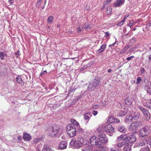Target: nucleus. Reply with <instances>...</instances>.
Listing matches in <instances>:
<instances>
[{"label":"nucleus","instance_id":"nucleus-1","mask_svg":"<svg viewBox=\"0 0 151 151\" xmlns=\"http://www.w3.org/2000/svg\"><path fill=\"white\" fill-rule=\"evenodd\" d=\"M90 143L92 145H96L98 147H102L103 144L107 143L108 139L104 134L99 135L98 138L92 136L90 139Z\"/></svg>","mask_w":151,"mask_h":151},{"label":"nucleus","instance_id":"nucleus-2","mask_svg":"<svg viewBox=\"0 0 151 151\" xmlns=\"http://www.w3.org/2000/svg\"><path fill=\"white\" fill-rule=\"evenodd\" d=\"M88 143L89 142L87 139L79 137L78 138L77 140L74 139H72L70 142V145L71 147L79 148Z\"/></svg>","mask_w":151,"mask_h":151},{"label":"nucleus","instance_id":"nucleus-3","mask_svg":"<svg viewBox=\"0 0 151 151\" xmlns=\"http://www.w3.org/2000/svg\"><path fill=\"white\" fill-rule=\"evenodd\" d=\"M139 115V114L137 112L134 113L133 111L129 112L126 117L125 122L127 123H130L134 118H138Z\"/></svg>","mask_w":151,"mask_h":151},{"label":"nucleus","instance_id":"nucleus-4","mask_svg":"<svg viewBox=\"0 0 151 151\" xmlns=\"http://www.w3.org/2000/svg\"><path fill=\"white\" fill-rule=\"evenodd\" d=\"M66 131L68 135L70 137H73L76 136L77 133L76 127L71 124H69L67 126Z\"/></svg>","mask_w":151,"mask_h":151},{"label":"nucleus","instance_id":"nucleus-5","mask_svg":"<svg viewBox=\"0 0 151 151\" xmlns=\"http://www.w3.org/2000/svg\"><path fill=\"white\" fill-rule=\"evenodd\" d=\"M99 84V79H95L91 81L88 86V89L91 91L97 86Z\"/></svg>","mask_w":151,"mask_h":151},{"label":"nucleus","instance_id":"nucleus-6","mask_svg":"<svg viewBox=\"0 0 151 151\" xmlns=\"http://www.w3.org/2000/svg\"><path fill=\"white\" fill-rule=\"evenodd\" d=\"M150 132L149 127H145L142 128L139 131V135L140 137H144L147 136Z\"/></svg>","mask_w":151,"mask_h":151},{"label":"nucleus","instance_id":"nucleus-7","mask_svg":"<svg viewBox=\"0 0 151 151\" xmlns=\"http://www.w3.org/2000/svg\"><path fill=\"white\" fill-rule=\"evenodd\" d=\"M59 128L56 127H51L48 130V134L49 135L54 136L58 133Z\"/></svg>","mask_w":151,"mask_h":151},{"label":"nucleus","instance_id":"nucleus-8","mask_svg":"<svg viewBox=\"0 0 151 151\" xmlns=\"http://www.w3.org/2000/svg\"><path fill=\"white\" fill-rule=\"evenodd\" d=\"M137 140L136 137L134 133L130 135L128 137L127 136V143L129 144L133 143L136 142Z\"/></svg>","mask_w":151,"mask_h":151},{"label":"nucleus","instance_id":"nucleus-9","mask_svg":"<svg viewBox=\"0 0 151 151\" xmlns=\"http://www.w3.org/2000/svg\"><path fill=\"white\" fill-rule=\"evenodd\" d=\"M142 123L140 122H136L132 123L130 125L129 129L130 130H135L141 126Z\"/></svg>","mask_w":151,"mask_h":151},{"label":"nucleus","instance_id":"nucleus-10","mask_svg":"<svg viewBox=\"0 0 151 151\" xmlns=\"http://www.w3.org/2000/svg\"><path fill=\"white\" fill-rule=\"evenodd\" d=\"M104 129L106 132L111 134L114 132V128L111 124H107L104 127Z\"/></svg>","mask_w":151,"mask_h":151},{"label":"nucleus","instance_id":"nucleus-11","mask_svg":"<svg viewBox=\"0 0 151 151\" xmlns=\"http://www.w3.org/2000/svg\"><path fill=\"white\" fill-rule=\"evenodd\" d=\"M120 121L113 116H110L108 117L107 122L108 123H111L113 122L118 123Z\"/></svg>","mask_w":151,"mask_h":151},{"label":"nucleus","instance_id":"nucleus-12","mask_svg":"<svg viewBox=\"0 0 151 151\" xmlns=\"http://www.w3.org/2000/svg\"><path fill=\"white\" fill-rule=\"evenodd\" d=\"M151 139V137H147L144 139L143 141L140 142L137 145V146H142L145 145V144H148V142Z\"/></svg>","mask_w":151,"mask_h":151},{"label":"nucleus","instance_id":"nucleus-13","mask_svg":"<svg viewBox=\"0 0 151 151\" xmlns=\"http://www.w3.org/2000/svg\"><path fill=\"white\" fill-rule=\"evenodd\" d=\"M127 134H125L118 137L117 138V141H124L127 142Z\"/></svg>","mask_w":151,"mask_h":151},{"label":"nucleus","instance_id":"nucleus-14","mask_svg":"<svg viewBox=\"0 0 151 151\" xmlns=\"http://www.w3.org/2000/svg\"><path fill=\"white\" fill-rule=\"evenodd\" d=\"M124 1L125 0H117L114 3V6L115 7H119L120 5L123 4Z\"/></svg>","mask_w":151,"mask_h":151},{"label":"nucleus","instance_id":"nucleus-15","mask_svg":"<svg viewBox=\"0 0 151 151\" xmlns=\"http://www.w3.org/2000/svg\"><path fill=\"white\" fill-rule=\"evenodd\" d=\"M67 143L65 141L61 142L59 145V147L61 149H65L67 148Z\"/></svg>","mask_w":151,"mask_h":151},{"label":"nucleus","instance_id":"nucleus-16","mask_svg":"<svg viewBox=\"0 0 151 151\" xmlns=\"http://www.w3.org/2000/svg\"><path fill=\"white\" fill-rule=\"evenodd\" d=\"M23 138L24 140L28 141L31 140V137L29 134L24 133L23 134Z\"/></svg>","mask_w":151,"mask_h":151},{"label":"nucleus","instance_id":"nucleus-17","mask_svg":"<svg viewBox=\"0 0 151 151\" xmlns=\"http://www.w3.org/2000/svg\"><path fill=\"white\" fill-rule=\"evenodd\" d=\"M139 109L141 110V111L142 112L144 115H147L148 116L149 114V112L145 108H143L142 107L139 106Z\"/></svg>","mask_w":151,"mask_h":151},{"label":"nucleus","instance_id":"nucleus-18","mask_svg":"<svg viewBox=\"0 0 151 151\" xmlns=\"http://www.w3.org/2000/svg\"><path fill=\"white\" fill-rule=\"evenodd\" d=\"M42 151H52L51 148L47 145H44Z\"/></svg>","mask_w":151,"mask_h":151},{"label":"nucleus","instance_id":"nucleus-19","mask_svg":"<svg viewBox=\"0 0 151 151\" xmlns=\"http://www.w3.org/2000/svg\"><path fill=\"white\" fill-rule=\"evenodd\" d=\"M125 143H127V142L124 141H118L116 146L120 148L122 147Z\"/></svg>","mask_w":151,"mask_h":151},{"label":"nucleus","instance_id":"nucleus-20","mask_svg":"<svg viewBox=\"0 0 151 151\" xmlns=\"http://www.w3.org/2000/svg\"><path fill=\"white\" fill-rule=\"evenodd\" d=\"M106 45L105 44H104L102 45L101 46L100 49L97 51V53L98 54H99L101 52H103L104 50L106 48Z\"/></svg>","mask_w":151,"mask_h":151},{"label":"nucleus","instance_id":"nucleus-21","mask_svg":"<svg viewBox=\"0 0 151 151\" xmlns=\"http://www.w3.org/2000/svg\"><path fill=\"white\" fill-rule=\"evenodd\" d=\"M127 112L126 110H123L119 111L117 115L119 116H124Z\"/></svg>","mask_w":151,"mask_h":151},{"label":"nucleus","instance_id":"nucleus-22","mask_svg":"<svg viewBox=\"0 0 151 151\" xmlns=\"http://www.w3.org/2000/svg\"><path fill=\"white\" fill-rule=\"evenodd\" d=\"M131 150V145L127 143L123 149V151H130Z\"/></svg>","mask_w":151,"mask_h":151},{"label":"nucleus","instance_id":"nucleus-23","mask_svg":"<svg viewBox=\"0 0 151 151\" xmlns=\"http://www.w3.org/2000/svg\"><path fill=\"white\" fill-rule=\"evenodd\" d=\"M83 151H93L92 147L91 146H88L83 149Z\"/></svg>","mask_w":151,"mask_h":151},{"label":"nucleus","instance_id":"nucleus-24","mask_svg":"<svg viewBox=\"0 0 151 151\" xmlns=\"http://www.w3.org/2000/svg\"><path fill=\"white\" fill-rule=\"evenodd\" d=\"M104 125L103 124H100L97 129L98 132L99 133H102L103 131V127Z\"/></svg>","mask_w":151,"mask_h":151},{"label":"nucleus","instance_id":"nucleus-25","mask_svg":"<svg viewBox=\"0 0 151 151\" xmlns=\"http://www.w3.org/2000/svg\"><path fill=\"white\" fill-rule=\"evenodd\" d=\"M119 131L123 133H125L126 131V128H125L124 126H120L119 127Z\"/></svg>","mask_w":151,"mask_h":151},{"label":"nucleus","instance_id":"nucleus-26","mask_svg":"<svg viewBox=\"0 0 151 151\" xmlns=\"http://www.w3.org/2000/svg\"><path fill=\"white\" fill-rule=\"evenodd\" d=\"M70 121L72 123L75 125L76 127L79 126V123L77 122L75 119H70Z\"/></svg>","mask_w":151,"mask_h":151},{"label":"nucleus","instance_id":"nucleus-27","mask_svg":"<svg viewBox=\"0 0 151 151\" xmlns=\"http://www.w3.org/2000/svg\"><path fill=\"white\" fill-rule=\"evenodd\" d=\"M54 18L53 17L50 16L47 19V22L49 24H51L53 22Z\"/></svg>","mask_w":151,"mask_h":151},{"label":"nucleus","instance_id":"nucleus-28","mask_svg":"<svg viewBox=\"0 0 151 151\" xmlns=\"http://www.w3.org/2000/svg\"><path fill=\"white\" fill-rule=\"evenodd\" d=\"M112 9L111 6H109L107 8L106 13L107 15H109L111 13Z\"/></svg>","mask_w":151,"mask_h":151},{"label":"nucleus","instance_id":"nucleus-29","mask_svg":"<svg viewBox=\"0 0 151 151\" xmlns=\"http://www.w3.org/2000/svg\"><path fill=\"white\" fill-rule=\"evenodd\" d=\"M144 105L147 108L151 109V102L150 101H147L144 104Z\"/></svg>","mask_w":151,"mask_h":151},{"label":"nucleus","instance_id":"nucleus-30","mask_svg":"<svg viewBox=\"0 0 151 151\" xmlns=\"http://www.w3.org/2000/svg\"><path fill=\"white\" fill-rule=\"evenodd\" d=\"M6 56V54L3 52H0V57L1 59L3 60Z\"/></svg>","mask_w":151,"mask_h":151},{"label":"nucleus","instance_id":"nucleus-31","mask_svg":"<svg viewBox=\"0 0 151 151\" xmlns=\"http://www.w3.org/2000/svg\"><path fill=\"white\" fill-rule=\"evenodd\" d=\"M125 103L126 105H130L132 104L131 101L128 99H126L125 100Z\"/></svg>","mask_w":151,"mask_h":151},{"label":"nucleus","instance_id":"nucleus-32","mask_svg":"<svg viewBox=\"0 0 151 151\" xmlns=\"http://www.w3.org/2000/svg\"><path fill=\"white\" fill-rule=\"evenodd\" d=\"M40 138H37L34 139L32 140V143L33 144H35L37 143L38 142H39V140H40Z\"/></svg>","mask_w":151,"mask_h":151},{"label":"nucleus","instance_id":"nucleus-33","mask_svg":"<svg viewBox=\"0 0 151 151\" xmlns=\"http://www.w3.org/2000/svg\"><path fill=\"white\" fill-rule=\"evenodd\" d=\"M111 1V0H107L106 1L104 4L103 6L104 7L106 5L109 4Z\"/></svg>","mask_w":151,"mask_h":151},{"label":"nucleus","instance_id":"nucleus-34","mask_svg":"<svg viewBox=\"0 0 151 151\" xmlns=\"http://www.w3.org/2000/svg\"><path fill=\"white\" fill-rule=\"evenodd\" d=\"M125 22V21L124 19L122 20L121 22H119V23L117 24V25L118 26H121L123 25L124 24V22Z\"/></svg>","mask_w":151,"mask_h":151},{"label":"nucleus","instance_id":"nucleus-35","mask_svg":"<svg viewBox=\"0 0 151 151\" xmlns=\"http://www.w3.org/2000/svg\"><path fill=\"white\" fill-rule=\"evenodd\" d=\"M77 129H78V131L80 132H83V129L80 127V125L79 126H77L76 127Z\"/></svg>","mask_w":151,"mask_h":151},{"label":"nucleus","instance_id":"nucleus-36","mask_svg":"<svg viewBox=\"0 0 151 151\" xmlns=\"http://www.w3.org/2000/svg\"><path fill=\"white\" fill-rule=\"evenodd\" d=\"M150 149L148 147H145L142 148V151H149Z\"/></svg>","mask_w":151,"mask_h":151},{"label":"nucleus","instance_id":"nucleus-37","mask_svg":"<svg viewBox=\"0 0 151 151\" xmlns=\"http://www.w3.org/2000/svg\"><path fill=\"white\" fill-rule=\"evenodd\" d=\"M142 79L140 77H138L137 78V79L136 83L137 84H138L140 83Z\"/></svg>","mask_w":151,"mask_h":151},{"label":"nucleus","instance_id":"nucleus-38","mask_svg":"<svg viewBox=\"0 0 151 151\" xmlns=\"http://www.w3.org/2000/svg\"><path fill=\"white\" fill-rule=\"evenodd\" d=\"M148 84L150 86H149V87L148 88V89L147 90V91L148 93H150L151 91V86L150 83H148Z\"/></svg>","mask_w":151,"mask_h":151},{"label":"nucleus","instance_id":"nucleus-39","mask_svg":"<svg viewBox=\"0 0 151 151\" xmlns=\"http://www.w3.org/2000/svg\"><path fill=\"white\" fill-rule=\"evenodd\" d=\"M110 150L111 151H120L119 149L112 147L110 148Z\"/></svg>","mask_w":151,"mask_h":151},{"label":"nucleus","instance_id":"nucleus-40","mask_svg":"<svg viewBox=\"0 0 151 151\" xmlns=\"http://www.w3.org/2000/svg\"><path fill=\"white\" fill-rule=\"evenodd\" d=\"M84 119L85 120H89L90 119L89 116L86 114L84 115Z\"/></svg>","mask_w":151,"mask_h":151},{"label":"nucleus","instance_id":"nucleus-41","mask_svg":"<svg viewBox=\"0 0 151 151\" xmlns=\"http://www.w3.org/2000/svg\"><path fill=\"white\" fill-rule=\"evenodd\" d=\"M83 27L81 26H80L78 28L77 31L78 32H80L81 31Z\"/></svg>","mask_w":151,"mask_h":151},{"label":"nucleus","instance_id":"nucleus-42","mask_svg":"<svg viewBox=\"0 0 151 151\" xmlns=\"http://www.w3.org/2000/svg\"><path fill=\"white\" fill-rule=\"evenodd\" d=\"M134 58V56H132L130 57H129L126 58V59L128 61L130 60L132 58Z\"/></svg>","mask_w":151,"mask_h":151},{"label":"nucleus","instance_id":"nucleus-43","mask_svg":"<svg viewBox=\"0 0 151 151\" xmlns=\"http://www.w3.org/2000/svg\"><path fill=\"white\" fill-rule=\"evenodd\" d=\"M42 2H40L39 1H38L36 4V6H37L39 7L41 4Z\"/></svg>","mask_w":151,"mask_h":151},{"label":"nucleus","instance_id":"nucleus-44","mask_svg":"<svg viewBox=\"0 0 151 151\" xmlns=\"http://www.w3.org/2000/svg\"><path fill=\"white\" fill-rule=\"evenodd\" d=\"M128 47L129 46L128 45H126L125 47L123 50L124 51V52H125L128 49Z\"/></svg>","mask_w":151,"mask_h":151},{"label":"nucleus","instance_id":"nucleus-45","mask_svg":"<svg viewBox=\"0 0 151 151\" xmlns=\"http://www.w3.org/2000/svg\"><path fill=\"white\" fill-rule=\"evenodd\" d=\"M145 71V70L143 68H141L140 72L141 74H143Z\"/></svg>","mask_w":151,"mask_h":151},{"label":"nucleus","instance_id":"nucleus-46","mask_svg":"<svg viewBox=\"0 0 151 151\" xmlns=\"http://www.w3.org/2000/svg\"><path fill=\"white\" fill-rule=\"evenodd\" d=\"M92 113L95 116L97 114L98 112L97 111L94 110L93 111Z\"/></svg>","mask_w":151,"mask_h":151},{"label":"nucleus","instance_id":"nucleus-47","mask_svg":"<svg viewBox=\"0 0 151 151\" xmlns=\"http://www.w3.org/2000/svg\"><path fill=\"white\" fill-rule=\"evenodd\" d=\"M136 49L135 48L133 47L132 48L129 50V52H132L134 50Z\"/></svg>","mask_w":151,"mask_h":151},{"label":"nucleus","instance_id":"nucleus-48","mask_svg":"<svg viewBox=\"0 0 151 151\" xmlns=\"http://www.w3.org/2000/svg\"><path fill=\"white\" fill-rule=\"evenodd\" d=\"M105 37H107L108 36H109L110 35V34L108 32H105Z\"/></svg>","mask_w":151,"mask_h":151},{"label":"nucleus","instance_id":"nucleus-49","mask_svg":"<svg viewBox=\"0 0 151 151\" xmlns=\"http://www.w3.org/2000/svg\"><path fill=\"white\" fill-rule=\"evenodd\" d=\"M129 16V15L128 14H126L125 15L124 18V20L125 21L126 19Z\"/></svg>","mask_w":151,"mask_h":151},{"label":"nucleus","instance_id":"nucleus-50","mask_svg":"<svg viewBox=\"0 0 151 151\" xmlns=\"http://www.w3.org/2000/svg\"><path fill=\"white\" fill-rule=\"evenodd\" d=\"M21 83V84L22 86H23L24 84V83L23 82L22 80L21 79L20 80H19V83Z\"/></svg>","mask_w":151,"mask_h":151},{"label":"nucleus","instance_id":"nucleus-51","mask_svg":"<svg viewBox=\"0 0 151 151\" xmlns=\"http://www.w3.org/2000/svg\"><path fill=\"white\" fill-rule=\"evenodd\" d=\"M9 2L10 4H12L14 2L13 0H9Z\"/></svg>","mask_w":151,"mask_h":151},{"label":"nucleus","instance_id":"nucleus-52","mask_svg":"<svg viewBox=\"0 0 151 151\" xmlns=\"http://www.w3.org/2000/svg\"><path fill=\"white\" fill-rule=\"evenodd\" d=\"M128 25L130 27H131V26L133 25V24L132 23H130Z\"/></svg>","mask_w":151,"mask_h":151},{"label":"nucleus","instance_id":"nucleus-53","mask_svg":"<svg viewBox=\"0 0 151 151\" xmlns=\"http://www.w3.org/2000/svg\"><path fill=\"white\" fill-rule=\"evenodd\" d=\"M89 28H90V26L89 25L87 26H86L84 27V28H85V29H88Z\"/></svg>","mask_w":151,"mask_h":151},{"label":"nucleus","instance_id":"nucleus-54","mask_svg":"<svg viewBox=\"0 0 151 151\" xmlns=\"http://www.w3.org/2000/svg\"><path fill=\"white\" fill-rule=\"evenodd\" d=\"M47 73V71L46 70L43 71L41 73V75H42L44 74H46Z\"/></svg>","mask_w":151,"mask_h":151},{"label":"nucleus","instance_id":"nucleus-55","mask_svg":"<svg viewBox=\"0 0 151 151\" xmlns=\"http://www.w3.org/2000/svg\"><path fill=\"white\" fill-rule=\"evenodd\" d=\"M98 107V106L97 105H95L93 106V109H96Z\"/></svg>","mask_w":151,"mask_h":151},{"label":"nucleus","instance_id":"nucleus-56","mask_svg":"<svg viewBox=\"0 0 151 151\" xmlns=\"http://www.w3.org/2000/svg\"><path fill=\"white\" fill-rule=\"evenodd\" d=\"M85 67H83V68H81V69H80V71H83V70H84L85 69Z\"/></svg>","mask_w":151,"mask_h":151},{"label":"nucleus","instance_id":"nucleus-57","mask_svg":"<svg viewBox=\"0 0 151 151\" xmlns=\"http://www.w3.org/2000/svg\"><path fill=\"white\" fill-rule=\"evenodd\" d=\"M124 52H124V51L123 50L122 51H121L120 52V54H123V53H124Z\"/></svg>","mask_w":151,"mask_h":151},{"label":"nucleus","instance_id":"nucleus-58","mask_svg":"<svg viewBox=\"0 0 151 151\" xmlns=\"http://www.w3.org/2000/svg\"><path fill=\"white\" fill-rule=\"evenodd\" d=\"M149 59L150 60H151V55H150L149 57Z\"/></svg>","mask_w":151,"mask_h":151},{"label":"nucleus","instance_id":"nucleus-59","mask_svg":"<svg viewBox=\"0 0 151 151\" xmlns=\"http://www.w3.org/2000/svg\"><path fill=\"white\" fill-rule=\"evenodd\" d=\"M111 71V69H109L108 71V73H110Z\"/></svg>","mask_w":151,"mask_h":151},{"label":"nucleus","instance_id":"nucleus-60","mask_svg":"<svg viewBox=\"0 0 151 151\" xmlns=\"http://www.w3.org/2000/svg\"><path fill=\"white\" fill-rule=\"evenodd\" d=\"M18 77H17V78H16V80H17V81L18 82Z\"/></svg>","mask_w":151,"mask_h":151},{"label":"nucleus","instance_id":"nucleus-61","mask_svg":"<svg viewBox=\"0 0 151 151\" xmlns=\"http://www.w3.org/2000/svg\"><path fill=\"white\" fill-rule=\"evenodd\" d=\"M149 145H151V140L150 142Z\"/></svg>","mask_w":151,"mask_h":151},{"label":"nucleus","instance_id":"nucleus-62","mask_svg":"<svg viewBox=\"0 0 151 151\" xmlns=\"http://www.w3.org/2000/svg\"><path fill=\"white\" fill-rule=\"evenodd\" d=\"M115 42L113 43L112 45H111L110 46H112V45H114L115 44Z\"/></svg>","mask_w":151,"mask_h":151},{"label":"nucleus","instance_id":"nucleus-63","mask_svg":"<svg viewBox=\"0 0 151 151\" xmlns=\"http://www.w3.org/2000/svg\"><path fill=\"white\" fill-rule=\"evenodd\" d=\"M38 1H39L40 2H42V0H37Z\"/></svg>","mask_w":151,"mask_h":151},{"label":"nucleus","instance_id":"nucleus-64","mask_svg":"<svg viewBox=\"0 0 151 151\" xmlns=\"http://www.w3.org/2000/svg\"><path fill=\"white\" fill-rule=\"evenodd\" d=\"M17 139H19V136H18Z\"/></svg>","mask_w":151,"mask_h":151}]
</instances>
